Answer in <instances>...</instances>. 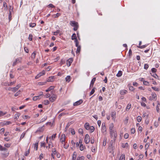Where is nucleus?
<instances>
[{
	"mask_svg": "<svg viewBox=\"0 0 160 160\" xmlns=\"http://www.w3.org/2000/svg\"><path fill=\"white\" fill-rule=\"evenodd\" d=\"M0 151H4V152H2L1 154L3 158H6L9 154V152L7 148L4 147L2 145L0 144Z\"/></svg>",
	"mask_w": 160,
	"mask_h": 160,
	"instance_id": "nucleus-1",
	"label": "nucleus"
},
{
	"mask_svg": "<svg viewBox=\"0 0 160 160\" xmlns=\"http://www.w3.org/2000/svg\"><path fill=\"white\" fill-rule=\"evenodd\" d=\"M84 127L86 130L89 131L90 133L93 132L95 130L94 127L93 126H90L88 122L85 123Z\"/></svg>",
	"mask_w": 160,
	"mask_h": 160,
	"instance_id": "nucleus-2",
	"label": "nucleus"
},
{
	"mask_svg": "<svg viewBox=\"0 0 160 160\" xmlns=\"http://www.w3.org/2000/svg\"><path fill=\"white\" fill-rule=\"evenodd\" d=\"M61 133L58 135L59 141L62 143H64V142H66V136L64 134H62L61 135Z\"/></svg>",
	"mask_w": 160,
	"mask_h": 160,
	"instance_id": "nucleus-3",
	"label": "nucleus"
},
{
	"mask_svg": "<svg viewBox=\"0 0 160 160\" xmlns=\"http://www.w3.org/2000/svg\"><path fill=\"white\" fill-rule=\"evenodd\" d=\"M70 25L73 27V30L74 31H76L78 28V25L77 22L74 21H71L70 22Z\"/></svg>",
	"mask_w": 160,
	"mask_h": 160,
	"instance_id": "nucleus-4",
	"label": "nucleus"
},
{
	"mask_svg": "<svg viewBox=\"0 0 160 160\" xmlns=\"http://www.w3.org/2000/svg\"><path fill=\"white\" fill-rule=\"evenodd\" d=\"M52 153L51 154V158L54 159H55L54 155L57 154L58 152L57 151L56 149L55 148H52Z\"/></svg>",
	"mask_w": 160,
	"mask_h": 160,
	"instance_id": "nucleus-5",
	"label": "nucleus"
},
{
	"mask_svg": "<svg viewBox=\"0 0 160 160\" xmlns=\"http://www.w3.org/2000/svg\"><path fill=\"white\" fill-rule=\"evenodd\" d=\"M71 39L72 40H74V42L75 43V45L77 46L78 45V42L77 38L76 37V35L75 33H73Z\"/></svg>",
	"mask_w": 160,
	"mask_h": 160,
	"instance_id": "nucleus-6",
	"label": "nucleus"
},
{
	"mask_svg": "<svg viewBox=\"0 0 160 160\" xmlns=\"http://www.w3.org/2000/svg\"><path fill=\"white\" fill-rule=\"evenodd\" d=\"M84 141L86 144H88L90 142V138L88 134H86L85 135L84 139Z\"/></svg>",
	"mask_w": 160,
	"mask_h": 160,
	"instance_id": "nucleus-7",
	"label": "nucleus"
},
{
	"mask_svg": "<svg viewBox=\"0 0 160 160\" xmlns=\"http://www.w3.org/2000/svg\"><path fill=\"white\" fill-rule=\"evenodd\" d=\"M102 132L104 134H105L106 132V128L105 123H102Z\"/></svg>",
	"mask_w": 160,
	"mask_h": 160,
	"instance_id": "nucleus-8",
	"label": "nucleus"
},
{
	"mask_svg": "<svg viewBox=\"0 0 160 160\" xmlns=\"http://www.w3.org/2000/svg\"><path fill=\"white\" fill-rule=\"evenodd\" d=\"M57 98V95L55 94H53L49 98L50 101L52 102H54Z\"/></svg>",
	"mask_w": 160,
	"mask_h": 160,
	"instance_id": "nucleus-9",
	"label": "nucleus"
},
{
	"mask_svg": "<svg viewBox=\"0 0 160 160\" xmlns=\"http://www.w3.org/2000/svg\"><path fill=\"white\" fill-rule=\"evenodd\" d=\"M45 73V70H43L41 72L39 73L35 77V78L36 79H38L40 77L44 75Z\"/></svg>",
	"mask_w": 160,
	"mask_h": 160,
	"instance_id": "nucleus-10",
	"label": "nucleus"
},
{
	"mask_svg": "<svg viewBox=\"0 0 160 160\" xmlns=\"http://www.w3.org/2000/svg\"><path fill=\"white\" fill-rule=\"evenodd\" d=\"M48 144V146L46 147V148L47 149H49L52 147H53V145L52 142V141L50 140L49 141H48V142L47 143Z\"/></svg>",
	"mask_w": 160,
	"mask_h": 160,
	"instance_id": "nucleus-11",
	"label": "nucleus"
},
{
	"mask_svg": "<svg viewBox=\"0 0 160 160\" xmlns=\"http://www.w3.org/2000/svg\"><path fill=\"white\" fill-rule=\"evenodd\" d=\"M116 112L115 111L112 112H111V115L112 119L113 121H115L116 118Z\"/></svg>",
	"mask_w": 160,
	"mask_h": 160,
	"instance_id": "nucleus-12",
	"label": "nucleus"
},
{
	"mask_svg": "<svg viewBox=\"0 0 160 160\" xmlns=\"http://www.w3.org/2000/svg\"><path fill=\"white\" fill-rule=\"evenodd\" d=\"M83 100L82 99H80L79 100L74 102L73 103V105L75 106H77L81 104L83 102Z\"/></svg>",
	"mask_w": 160,
	"mask_h": 160,
	"instance_id": "nucleus-13",
	"label": "nucleus"
},
{
	"mask_svg": "<svg viewBox=\"0 0 160 160\" xmlns=\"http://www.w3.org/2000/svg\"><path fill=\"white\" fill-rule=\"evenodd\" d=\"M73 61L72 58H70L68 59L66 61V64L67 66L69 67Z\"/></svg>",
	"mask_w": 160,
	"mask_h": 160,
	"instance_id": "nucleus-14",
	"label": "nucleus"
},
{
	"mask_svg": "<svg viewBox=\"0 0 160 160\" xmlns=\"http://www.w3.org/2000/svg\"><path fill=\"white\" fill-rule=\"evenodd\" d=\"M21 87V84H18L15 87L12 88V91L13 92H15L18 91V89Z\"/></svg>",
	"mask_w": 160,
	"mask_h": 160,
	"instance_id": "nucleus-15",
	"label": "nucleus"
},
{
	"mask_svg": "<svg viewBox=\"0 0 160 160\" xmlns=\"http://www.w3.org/2000/svg\"><path fill=\"white\" fill-rule=\"evenodd\" d=\"M152 96L150 97V100H152L153 99L156 100L157 98V95L155 93H152Z\"/></svg>",
	"mask_w": 160,
	"mask_h": 160,
	"instance_id": "nucleus-16",
	"label": "nucleus"
},
{
	"mask_svg": "<svg viewBox=\"0 0 160 160\" xmlns=\"http://www.w3.org/2000/svg\"><path fill=\"white\" fill-rule=\"evenodd\" d=\"M55 79L54 76H50L49 77L47 81L48 82H52L54 81Z\"/></svg>",
	"mask_w": 160,
	"mask_h": 160,
	"instance_id": "nucleus-17",
	"label": "nucleus"
},
{
	"mask_svg": "<svg viewBox=\"0 0 160 160\" xmlns=\"http://www.w3.org/2000/svg\"><path fill=\"white\" fill-rule=\"evenodd\" d=\"M57 133H55L52 134V136L49 137V139L52 141H54L56 137Z\"/></svg>",
	"mask_w": 160,
	"mask_h": 160,
	"instance_id": "nucleus-18",
	"label": "nucleus"
},
{
	"mask_svg": "<svg viewBox=\"0 0 160 160\" xmlns=\"http://www.w3.org/2000/svg\"><path fill=\"white\" fill-rule=\"evenodd\" d=\"M157 105L156 107V109L157 112H159L160 111V104L158 101L157 102Z\"/></svg>",
	"mask_w": 160,
	"mask_h": 160,
	"instance_id": "nucleus-19",
	"label": "nucleus"
},
{
	"mask_svg": "<svg viewBox=\"0 0 160 160\" xmlns=\"http://www.w3.org/2000/svg\"><path fill=\"white\" fill-rule=\"evenodd\" d=\"M96 79V78H93L91 81V83L90 85V88H91L93 87L94 82Z\"/></svg>",
	"mask_w": 160,
	"mask_h": 160,
	"instance_id": "nucleus-20",
	"label": "nucleus"
},
{
	"mask_svg": "<svg viewBox=\"0 0 160 160\" xmlns=\"http://www.w3.org/2000/svg\"><path fill=\"white\" fill-rule=\"evenodd\" d=\"M20 115L21 114L20 113L17 112L14 115V119H18Z\"/></svg>",
	"mask_w": 160,
	"mask_h": 160,
	"instance_id": "nucleus-21",
	"label": "nucleus"
},
{
	"mask_svg": "<svg viewBox=\"0 0 160 160\" xmlns=\"http://www.w3.org/2000/svg\"><path fill=\"white\" fill-rule=\"evenodd\" d=\"M77 154L76 152H74L72 155V160H76Z\"/></svg>",
	"mask_w": 160,
	"mask_h": 160,
	"instance_id": "nucleus-22",
	"label": "nucleus"
},
{
	"mask_svg": "<svg viewBox=\"0 0 160 160\" xmlns=\"http://www.w3.org/2000/svg\"><path fill=\"white\" fill-rule=\"evenodd\" d=\"M63 145V147L65 149H67L69 147V144L67 142H64V143H62Z\"/></svg>",
	"mask_w": 160,
	"mask_h": 160,
	"instance_id": "nucleus-23",
	"label": "nucleus"
},
{
	"mask_svg": "<svg viewBox=\"0 0 160 160\" xmlns=\"http://www.w3.org/2000/svg\"><path fill=\"white\" fill-rule=\"evenodd\" d=\"M44 125H43L41 127H40L39 128L38 130L37 131V132H43L44 130Z\"/></svg>",
	"mask_w": 160,
	"mask_h": 160,
	"instance_id": "nucleus-24",
	"label": "nucleus"
},
{
	"mask_svg": "<svg viewBox=\"0 0 160 160\" xmlns=\"http://www.w3.org/2000/svg\"><path fill=\"white\" fill-rule=\"evenodd\" d=\"M82 143V140L80 139L79 141L78 142H77L76 143V147L77 148H78L80 146V144L81 145V143Z\"/></svg>",
	"mask_w": 160,
	"mask_h": 160,
	"instance_id": "nucleus-25",
	"label": "nucleus"
},
{
	"mask_svg": "<svg viewBox=\"0 0 160 160\" xmlns=\"http://www.w3.org/2000/svg\"><path fill=\"white\" fill-rule=\"evenodd\" d=\"M79 149L81 151H82L84 149L86 148V147L85 146L83 145L82 143H81V144L80 145V146L79 147Z\"/></svg>",
	"mask_w": 160,
	"mask_h": 160,
	"instance_id": "nucleus-26",
	"label": "nucleus"
},
{
	"mask_svg": "<svg viewBox=\"0 0 160 160\" xmlns=\"http://www.w3.org/2000/svg\"><path fill=\"white\" fill-rule=\"evenodd\" d=\"M127 90H120V93L121 95H123L127 93Z\"/></svg>",
	"mask_w": 160,
	"mask_h": 160,
	"instance_id": "nucleus-27",
	"label": "nucleus"
},
{
	"mask_svg": "<svg viewBox=\"0 0 160 160\" xmlns=\"http://www.w3.org/2000/svg\"><path fill=\"white\" fill-rule=\"evenodd\" d=\"M76 46L77 48V49L76 51L77 53H79L80 51L81 47L79 45V42L78 43V45Z\"/></svg>",
	"mask_w": 160,
	"mask_h": 160,
	"instance_id": "nucleus-28",
	"label": "nucleus"
},
{
	"mask_svg": "<svg viewBox=\"0 0 160 160\" xmlns=\"http://www.w3.org/2000/svg\"><path fill=\"white\" fill-rule=\"evenodd\" d=\"M4 147L7 148H9L11 145V143H6L4 144Z\"/></svg>",
	"mask_w": 160,
	"mask_h": 160,
	"instance_id": "nucleus-29",
	"label": "nucleus"
},
{
	"mask_svg": "<svg viewBox=\"0 0 160 160\" xmlns=\"http://www.w3.org/2000/svg\"><path fill=\"white\" fill-rule=\"evenodd\" d=\"M128 144L127 142L126 143H122V148H128Z\"/></svg>",
	"mask_w": 160,
	"mask_h": 160,
	"instance_id": "nucleus-30",
	"label": "nucleus"
},
{
	"mask_svg": "<svg viewBox=\"0 0 160 160\" xmlns=\"http://www.w3.org/2000/svg\"><path fill=\"white\" fill-rule=\"evenodd\" d=\"M66 81L69 82L71 81V77L70 76H67L65 78Z\"/></svg>",
	"mask_w": 160,
	"mask_h": 160,
	"instance_id": "nucleus-31",
	"label": "nucleus"
},
{
	"mask_svg": "<svg viewBox=\"0 0 160 160\" xmlns=\"http://www.w3.org/2000/svg\"><path fill=\"white\" fill-rule=\"evenodd\" d=\"M131 105L130 103H129L127 105V106L126 107V111H128L131 108Z\"/></svg>",
	"mask_w": 160,
	"mask_h": 160,
	"instance_id": "nucleus-32",
	"label": "nucleus"
},
{
	"mask_svg": "<svg viewBox=\"0 0 160 160\" xmlns=\"http://www.w3.org/2000/svg\"><path fill=\"white\" fill-rule=\"evenodd\" d=\"M97 147L96 146H92V152H95L96 151Z\"/></svg>",
	"mask_w": 160,
	"mask_h": 160,
	"instance_id": "nucleus-33",
	"label": "nucleus"
},
{
	"mask_svg": "<svg viewBox=\"0 0 160 160\" xmlns=\"http://www.w3.org/2000/svg\"><path fill=\"white\" fill-rule=\"evenodd\" d=\"M119 160H125V155L124 154H121L119 158Z\"/></svg>",
	"mask_w": 160,
	"mask_h": 160,
	"instance_id": "nucleus-34",
	"label": "nucleus"
},
{
	"mask_svg": "<svg viewBox=\"0 0 160 160\" xmlns=\"http://www.w3.org/2000/svg\"><path fill=\"white\" fill-rule=\"evenodd\" d=\"M36 55V52H33L32 53V55H31V58H32V59L33 60H34V59L35 58Z\"/></svg>",
	"mask_w": 160,
	"mask_h": 160,
	"instance_id": "nucleus-35",
	"label": "nucleus"
},
{
	"mask_svg": "<svg viewBox=\"0 0 160 160\" xmlns=\"http://www.w3.org/2000/svg\"><path fill=\"white\" fill-rule=\"evenodd\" d=\"M54 88V87L53 86H51L48 89L46 90V92H48L50 91L51 90L53 89Z\"/></svg>",
	"mask_w": 160,
	"mask_h": 160,
	"instance_id": "nucleus-36",
	"label": "nucleus"
},
{
	"mask_svg": "<svg viewBox=\"0 0 160 160\" xmlns=\"http://www.w3.org/2000/svg\"><path fill=\"white\" fill-rule=\"evenodd\" d=\"M61 15V14L59 13H57L56 14L53 15L52 16L54 18H58Z\"/></svg>",
	"mask_w": 160,
	"mask_h": 160,
	"instance_id": "nucleus-37",
	"label": "nucleus"
},
{
	"mask_svg": "<svg viewBox=\"0 0 160 160\" xmlns=\"http://www.w3.org/2000/svg\"><path fill=\"white\" fill-rule=\"evenodd\" d=\"M38 142H36L34 144V149L37 151L38 150Z\"/></svg>",
	"mask_w": 160,
	"mask_h": 160,
	"instance_id": "nucleus-38",
	"label": "nucleus"
},
{
	"mask_svg": "<svg viewBox=\"0 0 160 160\" xmlns=\"http://www.w3.org/2000/svg\"><path fill=\"white\" fill-rule=\"evenodd\" d=\"M3 7L5 8L4 9L7 10L8 9V6L5 2H3Z\"/></svg>",
	"mask_w": 160,
	"mask_h": 160,
	"instance_id": "nucleus-39",
	"label": "nucleus"
},
{
	"mask_svg": "<svg viewBox=\"0 0 160 160\" xmlns=\"http://www.w3.org/2000/svg\"><path fill=\"white\" fill-rule=\"evenodd\" d=\"M113 136L114 137L113 139L114 140H115L117 136V131H114V132H113Z\"/></svg>",
	"mask_w": 160,
	"mask_h": 160,
	"instance_id": "nucleus-40",
	"label": "nucleus"
},
{
	"mask_svg": "<svg viewBox=\"0 0 160 160\" xmlns=\"http://www.w3.org/2000/svg\"><path fill=\"white\" fill-rule=\"evenodd\" d=\"M36 26V24L35 23H30L29 24L30 27L34 28Z\"/></svg>",
	"mask_w": 160,
	"mask_h": 160,
	"instance_id": "nucleus-41",
	"label": "nucleus"
},
{
	"mask_svg": "<svg viewBox=\"0 0 160 160\" xmlns=\"http://www.w3.org/2000/svg\"><path fill=\"white\" fill-rule=\"evenodd\" d=\"M114 127V125L113 123H111L109 125V130H113Z\"/></svg>",
	"mask_w": 160,
	"mask_h": 160,
	"instance_id": "nucleus-42",
	"label": "nucleus"
},
{
	"mask_svg": "<svg viewBox=\"0 0 160 160\" xmlns=\"http://www.w3.org/2000/svg\"><path fill=\"white\" fill-rule=\"evenodd\" d=\"M122 75V72L121 71H119L116 75V76L118 77H120Z\"/></svg>",
	"mask_w": 160,
	"mask_h": 160,
	"instance_id": "nucleus-43",
	"label": "nucleus"
},
{
	"mask_svg": "<svg viewBox=\"0 0 160 160\" xmlns=\"http://www.w3.org/2000/svg\"><path fill=\"white\" fill-rule=\"evenodd\" d=\"M152 88L155 91L158 92L160 91V89L158 87H152Z\"/></svg>",
	"mask_w": 160,
	"mask_h": 160,
	"instance_id": "nucleus-44",
	"label": "nucleus"
},
{
	"mask_svg": "<svg viewBox=\"0 0 160 160\" xmlns=\"http://www.w3.org/2000/svg\"><path fill=\"white\" fill-rule=\"evenodd\" d=\"M114 132V131L113 130H109L111 138H112L113 137V134Z\"/></svg>",
	"mask_w": 160,
	"mask_h": 160,
	"instance_id": "nucleus-45",
	"label": "nucleus"
},
{
	"mask_svg": "<svg viewBox=\"0 0 160 160\" xmlns=\"http://www.w3.org/2000/svg\"><path fill=\"white\" fill-rule=\"evenodd\" d=\"M84 157L83 156L78 157L77 159V160H84Z\"/></svg>",
	"mask_w": 160,
	"mask_h": 160,
	"instance_id": "nucleus-46",
	"label": "nucleus"
},
{
	"mask_svg": "<svg viewBox=\"0 0 160 160\" xmlns=\"http://www.w3.org/2000/svg\"><path fill=\"white\" fill-rule=\"evenodd\" d=\"M46 83V82H38V85L40 86L43 85H45Z\"/></svg>",
	"mask_w": 160,
	"mask_h": 160,
	"instance_id": "nucleus-47",
	"label": "nucleus"
},
{
	"mask_svg": "<svg viewBox=\"0 0 160 160\" xmlns=\"http://www.w3.org/2000/svg\"><path fill=\"white\" fill-rule=\"evenodd\" d=\"M137 120L138 122H140L142 120V117L140 116H138L137 118Z\"/></svg>",
	"mask_w": 160,
	"mask_h": 160,
	"instance_id": "nucleus-48",
	"label": "nucleus"
},
{
	"mask_svg": "<svg viewBox=\"0 0 160 160\" xmlns=\"http://www.w3.org/2000/svg\"><path fill=\"white\" fill-rule=\"evenodd\" d=\"M7 113V112H3L2 111H0V117L3 116Z\"/></svg>",
	"mask_w": 160,
	"mask_h": 160,
	"instance_id": "nucleus-49",
	"label": "nucleus"
},
{
	"mask_svg": "<svg viewBox=\"0 0 160 160\" xmlns=\"http://www.w3.org/2000/svg\"><path fill=\"white\" fill-rule=\"evenodd\" d=\"M1 123H2V125H8L10 124H11V122H10V121H6L5 123H2V122Z\"/></svg>",
	"mask_w": 160,
	"mask_h": 160,
	"instance_id": "nucleus-50",
	"label": "nucleus"
},
{
	"mask_svg": "<svg viewBox=\"0 0 160 160\" xmlns=\"http://www.w3.org/2000/svg\"><path fill=\"white\" fill-rule=\"evenodd\" d=\"M44 156V155L43 153H41L39 156V158L40 160H42Z\"/></svg>",
	"mask_w": 160,
	"mask_h": 160,
	"instance_id": "nucleus-51",
	"label": "nucleus"
},
{
	"mask_svg": "<svg viewBox=\"0 0 160 160\" xmlns=\"http://www.w3.org/2000/svg\"><path fill=\"white\" fill-rule=\"evenodd\" d=\"M40 146L41 147H46L45 143L43 142H40Z\"/></svg>",
	"mask_w": 160,
	"mask_h": 160,
	"instance_id": "nucleus-52",
	"label": "nucleus"
},
{
	"mask_svg": "<svg viewBox=\"0 0 160 160\" xmlns=\"http://www.w3.org/2000/svg\"><path fill=\"white\" fill-rule=\"evenodd\" d=\"M78 132L80 134H83V130L82 128H79L78 129Z\"/></svg>",
	"mask_w": 160,
	"mask_h": 160,
	"instance_id": "nucleus-53",
	"label": "nucleus"
},
{
	"mask_svg": "<svg viewBox=\"0 0 160 160\" xmlns=\"http://www.w3.org/2000/svg\"><path fill=\"white\" fill-rule=\"evenodd\" d=\"M33 36L32 34H30L29 35L28 39L29 41H32V38Z\"/></svg>",
	"mask_w": 160,
	"mask_h": 160,
	"instance_id": "nucleus-54",
	"label": "nucleus"
},
{
	"mask_svg": "<svg viewBox=\"0 0 160 160\" xmlns=\"http://www.w3.org/2000/svg\"><path fill=\"white\" fill-rule=\"evenodd\" d=\"M136 131L135 129L134 128H132L131 129V134H134Z\"/></svg>",
	"mask_w": 160,
	"mask_h": 160,
	"instance_id": "nucleus-55",
	"label": "nucleus"
},
{
	"mask_svg": "<svg viewBox=\"0 0 160 160\" xmlns=\"http://www.w3.org/2000/svg\"><path fill=\"white\" fill-rule=\"evenodd\" d=\"M143 84L145 85L146 86H149V83L148 82L145 81H143Z\"/></svg>",
	"mask_w": 160,
	"mask_h": 160,
	"instance_id": "nucleus-56",
	"label": "nucleus"
},
{
	"mask_svg": "<svg viewBox=\"0 0 160 160\" xmlns=\"http://www.w3.org/2000/svg\"><path fill=\"white\" fill-rule=\"evenodd\" d=\"M107 141V138H104L103 139V146H105L106 143Z\"/></svg>",
	"mask_w": 160,
	"mask_h": 160,
	"instance_id": "nucleus-57",
	"label": "nucleus"
},
{
	"mask_svg": "<svg viewBox=\"0 0 160 160\" xmlns=\"http://www.w3.org/2000/svg\"><path fill=\"white\" fill-rule=\"evenodd\" d=\"M25 133L24 132H23L21 135L20 137V139H21L22 138H23L25 136Z\"/></svg>",
	"mask_w": 160,
	"mask_h": 160,
	"instance_id": "nucleus-58",
	"label": "nucleus"
},
{
	"mask_svg": "<svg viewBox=\"0 0 160 160\" xmlns=\"http://www.w3.org/2000/svg\"><path fill=\"white\" fill-rule=\"evenodd\" d=\"M20 90H19L17 92H16V93L14 94V96L15 97H17V96H18L19 95L20 93Z\"/></svg>",
	"mask_w": 160,
	"mask_h": 160,
	"instance_id": "nucleus-59",
	"label": "nucleus"
},
{
	"mask_svg": "<svg viewBox=\"0 0 160 160\" xmlns=\"http://www.w3.org/2000/svg\"><path fill=\"white\" fill-rule=\"evenodd\" d=\"M129 90L131 91H133L134 90V88L132 86H130L129 87Z\"/></svg>",
	"mask_w": 160,
	"mask_h": 160,
	"instance_id": "nucleus-60",
	"label": "nucleus"
},
{
	"mask_svg": "<svg viewBox=\"0 0 160 160\" xmlns=\"http://www.w3.org/2000/svg\"><path fill=\"white\" fill-rule=\"evenodd\" d=\"M59 32L60 31L59 30H57L56 32H53V35H57Z\"/></svg>",
	"mask_w": 160,
	"mask_h": 160,
	"instance_id": "nucleus-61",
	"label": "nucleus"
},
{
	"mask_svg": "<svg viewBox=\"0 0 160 160\" xmlns=\"http://www.w3.org/2000/svg\"><path fill=\"white\" fill-rule=\"evenodd\" d=\"M129 134L128 133H125L124 136V137L125 139H127L129 137Z\"/></svg>",
	"mask_w": 160,
	"mask_h": 160,
	"instance_id": "nucleus-62",
	"label": "nucleus"
},
{
	"mask_svg": "<svg viewBox=\"0 0 160 160\" xmlns=\"http://www.w3.org/2000/svg\"><path fill=\"white\" fill-rule=\"evenodd\" d=\"M148 65L147 64H144V69L146 70H147L148 68Z\"/></svg>",
	"mask_w": 160,
	"mask_h": 160,
	"instance_id": "nucleus-63",
	"label": "nucleus"
},
{
	"mask_svg": "<svg viewBox=\"0 0 160 160\" xmlns=\"http://www.w3.org/2000/svg\"><path fill=\"white\" fill-rule=\"evenodd\" d=\"M4 128H2L0 130V133L1 134H3L4 132Z\"/></svg>",
	"mask_w": 160,
	"mask_h": 160,
	"instance_id": "nucleus-64",
	"label": "nucleus"
}]
</instances>
